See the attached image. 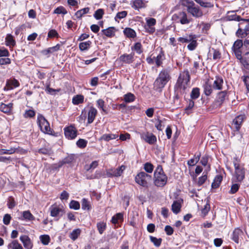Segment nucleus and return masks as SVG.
I'll return each instance as SVG.
<instances>
[{"label":"nucleus","mask_w":249,"mask_h":249,"mask_svg":"<svg viewBox=\"0 0 249 249\" xmlns=\"http://www.w3.org/2000/svg\"><path fill=\"white\" fill-rule=\"evenodd\" d=\"M244 119V115H240L235 117L233 120V124L235 125V129L237 131L240 130Z\"/></svg>","instance_id":"19"},{"label":"nucleus","mask_w":249,"mask_h":249,"mask_svg":"<svg viewBox=\"0 0 249 249\" xmlns=\"http://www.w3.org/2000/svg\"><path fill=\"white\" fill-rule=\"evenodd\" d=\"M201 154L199 153L197 156L195 155L194 157L188 161L189 166H194L196 165L199 160Z\"/></svg>","instance_id":"36"},{"label":"nucleus","mask_w":249,"mask_h":249,"mask_svg":"<svg viewBox=\"0 0 249 249\" xmlns=\"http://www.w3.org/2000/svg\"><path fill=\"white\" fill-rule=\"evenodd\" d=\"M190 81V76L188 70L181 72L177 80L175 89L178 92L183 94L185 92L188 83Z\"/></svg>","instance_id":"1"},{"label":"nucleus","mask_w":249,"mask_h":249,"mask_svg":"<svg viewBox=\"0 0 249 249\" xmlns=\"http://www.w3.org/2000/svg\"><path fill=\"white\" fill-rule=\"evenodd\" d=\"M60 45L57 44L55 46L49 48L47 49L43 50L41 51V53L44 55L49 56L50 53L56 52L59 50Z\"/></svg>","instance_id":"22"},{"label":"nucleus","mask_w":249,"mask_h":249,"mask_svg":"<svg viewBox=\"0 0 249 249\" xmlns=\"http://www.w3.org/2000/svg\"><path fill=\"white\" fill-rule=\"evenodd\" d=\"M118 137V135L116 134H105L103 135L100 139L108 142L111 140L116 139Z\"/></svg>","instance_id":"29"},{"label":"nucleus","mask_w":249,"mask_h":249,"mask_svg":"<svg viewBox=\"0 0 249 249\" xmlns=\"http://www.w3.org/2000/svg\"><path fill=\"white\" fill-rule=\"evenodd\" d=\"M243 233V231L239 228L235 229L232 232V239L235 243H239V236Z\"/></svg>","instance_id":"26"},{"label":"nucleus","mask_w":249,"mask_h":249,"mask_svg":"<svg viewBox=\"0 0 249 249\" xmlns=\"http://www.w3.org/2000/svg\"><path fill=\"white\" fill-rule=\"evenodd\" d=\"M127 12L125 11L118 12L115 18V20L117 21L118 19H121L125 18L127 16Z\"/></svg>","instance_id":"58"},{"label":"nucleus","mask_w":249,"mask_h":249,"mask_svg":"<svg viewBox=\"0 0 249 249\" xmlns=\"http://www.w3.org/2000/svg\"><path fill=\"white\" fill-rule=\"evenodd\" d=\"M82 209L83 210L90 211L91 209V205L90 201L84 198L81 200Z\"/></svg>","instance_id":"28"},{"label":"nucleus","mask_w":249,"mask_h":249,"mask_svg":"<svg viewBox=\"0 0 249 249\" xmlns=\"http://www.w3.org/2000/svg\"><path fill=\"white\" fill-rule=\"evenodd\" d=\"M187 11L193 17L199 18L202 16L203 13L202 11L197 7H195L193 5H189L187 7Z\"/></svg>","instance_id":"12"},{"label":"nucleus","mask_w":249,"mask_h":249,"mask_svg":"<svg viewBox=\"0 0 249 249\" xmlns=\"http://www.w3.org/2000/svg\"><path fill=\"white\" fill-rule=\"evenodd\" d=\"M117 31V30L114 27H109L106 29H103L102 30V33L108 37H113L115 33Z\"/></svg>","instance_id":"20"},{"label":"nucleus","mask_w":249,"mask_h":249,"mask_svg":"<svg viewBox=\"0 0 249 249\" xmlns=\"http://www.w3.org/2000/svg\"><path fill=\"white\" fill-rule=\"evenodd\" d=\"M84 99L83 95H77L73 97L72 102L74 105H77L82 103L84 102Z\"/></svg>","instance_id":"35"},{"label":"nucleus","mask_w":249,"mask_h":249,"mask_svg":"<svg viewBox=\"0 0 249 249\" xmlns=\"http://www.w3.org/2000/svg\"><path fill=\"white\" fill-rule=\"evenodd\" d=\"M12 217L9 214H5L3 218V222L5 225H8L9 224Z\"/></svg>","instance_id":"64"},{"label":"nucleus","mask_w":249,"mask_h":249,"mask_svg":"<svg viewBox=\"0 0 249 249\" xmlns=\"http://www.w3.org/2000/svg\"><path fill=\"white\" fill-rule=\"evenodd\" d=\"M124 99L125 102L130 103L135 100V96L133 94L129 92L124 95Z\"/></svg>","instance_id":"38"},{"label":"nucleus","mask_w":249,"mask_h":249,"mask_svg":"<svg viewBox=\"0 0 249 249\" xmlns=\"http://www.w3.org/2000/svg\"><path fill=\"white\" fill-rule=\"evenodd\" d=\"M36 115V112L33 109L26 110L23 115L25 118H33Z\"/></svg>","instance_id":"48"},{"label":"nucleus","mask_w":249,"mask_h":249,"mask_svg":"<svg viewBox=\"0 0 249 249\" xmlns=\"http://www.w3.org/2000/svg\"><path fill=\"white\" fill-rule=\"evenodd\" d=\"M248 33H247L245 30L243 31L241 29H238L237 31L236 32V35L238 37H245L248 35Z\"/></svg>","instance_id":"63"},{"label":"nucleus","mask_w":249,"mask_h":249,"mask_svg":"<svg viewBox=\"0 0 249 249\" xmlns=\"http://www.w3.org/2000/svg\"><path fill=\"white\" fill-rule=\"evenodd\" d=\"M135 179L138 184L147 187L149 183L152 180V177L144 172H141L137 175Z\"/></svg>","instance_id":"4"},{"label":"nucleus","mask_w":249,"mask_h":249,"mask_svg":"<svg viewBox=\"0 0 249 249\" xmlns=\"http://www.w3.org/2000/svg\"><path fill=\"white\" fill-rule=\"evenodd\" d=\"M188 45L187 48L190 51L194 50L197 46V42L196 38H193Z\"/></svg>","instance_id":"56"},{"label":"nucleus","mask_w":249,"mask_h":249,"mask_svg":"<svg viewBox=\"0 0 249 249\" xmlns=\"http://www.w3.org/2000/svg\"><path fill=\"white\" fill-rule=\"evenodd\" d=\"M21 220H26L27 221H33L35 219V216L28 211H25L22 212V217L20 218Z\"/></svg>","instance_id":"24"},{"label":"nucleus","mask_w":249,"mask_h":249,"mask_svg":"<svg viewBox=\"0 0 249 249\" xmlns=\"http://www.w3.org/2000/svg\"><path fill=\"white\" fill-rule=\"evenodd\" d=\"M144 3L142 0H135L133 1L132 7L135 9H139L143 7Z\"/></svg>","instance_id":"45"},{"label":"nucleus","mask_w":249,"mask_h":249,"mask_svg":"<svg viewBox=\"0 0 249 249\" xmlns=\"http://www.w3.org/2000/svg\"><path fill=\"white\" fill-rule=\"evenodd\" d=\"M240 185L238 183L233 184L231 186V190L229 191V193L230 194H234L236 193L240 188Z\"/></svg>","instance_id":"52"},{"label":"nucleus","mask_w":249,"mask_h":249,"mask_svg":"<svg viewBox=\"0 0 249 249\" xmlns=\"http://www.w3.org/2000/svg\"><path fill=\"white\" fill-rule=\"evenodd\" d=\"M5 42L7 46H14L16 45V41L14 37L11 34L7 35L5 38Z\"/></svg>","instance_id":"32"},{"label":"nucleus","mask_w":249,"mask_h":249,"mask_svg":"<svg viewBox=\"0 0 249 249\" xmlns=\"http://www.w3.org/2000/svg\"><path fill=\"white\" fill-rule=\"evenodd\" d=\"M7 206L10 209H13L16 205L15 199L12 196H9L7 200Z\"/></svg>","instance_id":"42"},{"label":"nucleus","mask_w":249,"mask_h":249,"mask_svg":"<svg viewBox=\"0 0 249 249\" xmlns=\"http://www.w3.org/2000/svg\"><path fill=\"white\" fill-rule=\"evenodd\" d=\"M87 143V141L84 139H80L77 141L76 144L78 147L80 148H84L86 147Z\"/></svg>","instance_id":"53"},{"label":"nucleus","mask_w":249,"mask_h":249,"mask_svg":"<svg viewBox=\"0 0 249 249\" xmlns=\"http://www.w3.org/2000/svg\"><path fill=\"white\" fill-rule=\"evenodd\" d=\"M132 50L135 51L137 53L141 54L142 52L141 43L140 42L136 43L134 46L132 48Z\"/></svg>","instance_id":"46"},{"label":"nucleus","mask_w":249,"mask_h":249,"mask_svg":"<svg viewBox=\"0 0 249 249\" xmlns=\"http://www.w3.org/2000/svg\"><path fill=\"white\" fill-rule=\"evenodd\" d=\"M16 151V148H11L9 149H0V155L12 154L15 153Z\"/></svg>","instance_id":"50"},{"label":"nucleus","mask_w":249,"mask_h":249,"mask_svg":"<svg viewBox=\"0 0 249 249\" xmlns=\"http://www.w3.org/2000/svg\"><path fill=\"white\" fill-rule=\"evenodd\" d=\"M19 86L18 81L14 79L13 80H7L6 81V86L9 89H12L13 87L16 88Z\"/></svg>","instance_id":"30"},{"label":"nucleus","mask_w":249,"mask_h":249,"mask_svg":"<svg viewBox=\"0 0 249 249\" xmlns=\"http://www.w3.org/2000/svg\"><path fill=\"white\" fill-rule=\"evenodd\" d=\"M228 98L226 90L219 91L217 93L214 104L217 107H220L226 99Z\"/></svg>","instance_id":"9"},{"label":"nucleus","mask_w":249,"mask_h":249,"mask_svg":"<svg viewBox=\"0 0 249 249\" xmlns=\"http://www.w3.org/2000/svg\"><path fill=\"white\" fill-rule=\"evenodd\" d=\"M144 169L147 173H151L153 171L154 166L151 163L146 162L144 164Z\"/></svg>","instance_id":"55"},{"label":"nucleus","mask_w":249,"mask_h":249,"mask_svg":"<svg viewBox=\"0 0 249 249\" xmlns=\"http://www.w3.org/2000/svg\"><path fill=\"white\" fill-rule=\"evenodd\" d=\"M97 227L100 234H102L106 228V224L104 222H99L97 224Z\"/></svg>","instance_id":"49"},{"label":"nucleus","mask_w":249,"mask_h":249,"mask_svg":"<svg viewBox=\"0 0 249 249\" xmlns=\"http://www.w3.org/2000/svg\"><path fill=\"white\" fill-rule=\"evenodd\" d=\"M182 202L183 200L181 199L173 202L172 205V211L174 213L178 214L180 212Z\"/></svg>","instance_id":"18"},{"label":"nucleus","mask_w":249,"mask_h":249,"mask_svg":"<svg viewBox=\"0 0 249 249\" xmlns=\"http://www.w3.org/2000/svg\"><path fill=\"white\" fill-rule=\"evenodd\" d=\"M200 95L199 89L198 88H194L191 93V100H195L198 98Z\"/></svg>","instance_id":"39"},{"label":"nucleus","mask_w":249,"mask_h":249,"mask_svg":"<svg viewBox=\"0 0 249 249\" xmlns=\"http://www.w3.org/2000/svg\"><path fill=\"white\" fill-rule=\"evenodd\" d=\"M74 159V155H69L68 156L63 159L62 160L59 161L57 164H55L54 168L59 169L65 164H70L73 161Z\"/></svg>","instance_id":"14"},{"label":"nucleus","mask_w":249,"mask_h":249,"mask_svg":"<svg viewBox=\"0 0 249 249\" xmlns=\"http://www.w3.org/2000/svg\"><path fill=\"white\" fill-rule=\"evenodd\" d=\"M64 130L66 137L69 140L74 139L77 136V130L72 125L65 127Z\"/></svg>","instance_id":"8"},{"label":"nucleus","mask_w":249,"mask_h":249,"mask_svg":"<svg viewBox=\"0 0 249 249\" xmlns=\"http://www.w3.org/2000/svg\"><path fill=\"white\" fill-rule=\"evenodd\" d=\"M13 104L12 103H9L7 105L1 103L0 105V110L5 113H10L13 108Z\"/></svg>","instance_id":"23"},{"label":"nucleus","mask_w":249,"mask_h":249,"mask_svg":"<svg viewBox=\"0 0 249 249\" xmlns=\"http://www.w3.org/2000/svg\"><path fill=\"white\" fill-rule=\"evenodd\" d=\"M54 14L65 15L67 13V11L63 6H59L57 7L53 11Z\"/></svg>","instance_id":"51"},{"label":"nucleus","mask_w":249,"mask_h":249,"mask_svg":"<svg viewBox=\"0 0 249 249\" xmlns=\"http://www.w3.org/2000/svg\"><path fill=\"white\" fill-rule=\"evenodd\" d=\"M144 28L145 30V32L150 34H152L155 32V28L154 27L150 26L146 24L144 25Z\"/></svg>","instance_id":"62"},{"label":"nucleus","mask_w":249,"mask_h":249,"mask_svg":"<svg viewBox=\"0 0 249 249\" xmlns=\"http://www.w3.org/2000/svg\"><path fill=\"white\" fill-rule=\"evenodd\" d=\"M231 15H229L227 16V18L229 20H236L240 21L241 20L240 16L237 15L233 12H231Z\"/></svg>","instance_id":"47"},{"label":"nucleus","mask_w":249,"mask_h":249,"mask_svg":"<svg viewBox=\"0 0 249 249\" xmlns=\"http://www.w3.org/2000/svg\"><path fill=\"white\" fill-rule=\"evenodd\" d=\"M195 103L193 100H190L188 105L185 107L186 112L189 114L191 112L190 110L194 107Z\"/></svg>","instance_id":"61"},{"label":"nucleus","mask_w":249,"mask_h":249,"mask_svg":"<svg viewBox=\"0 0 249 249\" xmlns=\"http://www.w3.org/2000/svg\"><path fill=\"white\" fill-rule=\"evenodd\" d=\"M150 239L151 242H152L154 245L157 247H159L160 246L161 243L162 239L161 238H157L155 237H153L152 236H150Z\"/></svg>","instance_id":"43"},{"label":"nucleus","mask_w":249,"mask_h":249,"mask_svg":"<svg viewBox=\"0 0 249 249\" xmlns=\"http://www.w3.org/2000/svg\"><path fill=\"white\" fill-rule=\"evenodd\" d=\"M125 166L124 165H122L116 169L109 170L107 171V176L109 178L119 177L122 175Z\"/></svg>","instance_id":"11"},{"label":"nucleus","mask_w":249,"mask_h":249,"mask_svg":"<svg viewBox=\"0 0 249 249\" xmlns=\"http://www.w3.org/2000/svg\"><path fill=\"white\" fill-rule=\"evenodd\" d=\"M210 210V201L208 199H207V202L204 207L202 209L201 213L205 216L209 212Z\"/></svg>","instance_id":"44"},{"label":"nucleus","mask_w":249,"mask_h":249,"mask_svg":"<svg viewBox=\"0 0 249 249\" xmlns=\"http://www.w3.org/2000/svg\"><path fill=\"white\" fill-rule=\"evenodd\" d=\"M105 14L104 10L103 9H98L94 12L93 17L97 20H99L103 18Z\"/></svg>","instance_id":"37"},{"label":"nucleus","mask_w":249,"mask_h":249,"mask_svg":"<svg viewBox=\"0 0 249 249\" xmlns=\"http://www.w3.org/2000/svg\"><path fill=\"white\" fill-rule=\"evenodd\" d=\"M37 123L42 132L48 134H52L49 123L42 115L38 114Z\"/></svg>","instance_id":"5"},{"label":"nucleus","mask_w":249,"mask_h":249,"mask_svg":"<svg viewBox=\"0 0 249 249\" xmlns=\"http://www.w3.org/2000/svg\"><path fill=\"white\" fill-rule=\"evenodd\" d=\"M81 231L80 229H76L72 231L70 233V238L73 241L78 238L81 234Z\"/></svg>","instance_id":"34"},{"label":"nucleus","mask_w":249,"mask_h":249,"mask_svg":"<svg viewBox=\"0 0 249 249\" xmlns=\"http://www.w3.org/2000/svg\"><path fill=\"white\" fill-rule=\"evenodd\" d=\"M207 173H206L205 174L198 178V180L197 182V184L198 186H200L202 185L206 181V179H207Z\"/></svg>","instance_id":"60"},{"label":"nucleus","mask_w":249,"mask_h":249,"mask_svg":"<svg viewBox=\"0 0 249 249\" xmlns=\"http://www.w3.org/2000/svg\"><path fill=\"white\" fill-rule=\"evenodd\" d=\"M172 18L174 20L180 22L181 24H188L190 22V19L188 18L187 14L184 11L174 14Z\"/></svg>","instance_id":"6"},{"label":"nucleus","mask_w":249,"mask_h":249,"mask_svg":"<svg viewBox=\"0 0 249 249\" xmlns=\"http://www.w3.org/2000/svg\"><path fill=\"white\" fill-rule=\"evenodd\" d=\"M97 110L94 108L93 107L91 106L89 107V109L88 111V124H91L94 119L97 115Z\"/></svg>","instance_id":"15"},{"label":"nucleus","mask_w":249,"mask_h":249,"mask_svg":"<svg viewBox=\"0 0 249 249\" xmlns=\"http://www.w3.org/2000/svg\"><path fill=\"white\" fill-rule=\"evenodd\" d=\"M89 8L86 7L78 10L75 14V16L78 19H81L82 17L86 14H87L89 12Z\"/></svg>","instance_id":"31"},{"label":"nucleus","mask_w":249,"mask_h":249,"mask_svg":"<svg viewBox=\"0 0 249 249\" xmlns=\"http://www.w3.org/2000/svg\"><path fill=\"white\" fill-rule=\"evenodd\" d=\"M224 81L221 77L216 76L215 79L213 82V88L215 90H221L223 88Z\"/></svg>","instance_id":"17"},{"label":"nucleus","mask_w":249,"mask_h":249,"mask_svg":"<svg viewBox=\"0 0 249 249\" xmlns=\"http://www.w3.org/2000/svg\"><path fill=\"white\" fill-rule=\"evenodd\" d=\"M141 138L149 144H154L157 142L156 137L153 133L148 132L141 133Z\"/></svg>","instance_id":"10"},{"label":"nucleus","mask_w":249,"mask_h":249,"mask_svg":"<svg viewBox=\"0 0 249 249\" xmlns=\"http://www.w3.org/2000/svg\"><path fill=\"white\" fill-rule=\"evenodd\" d=\"M170 78L168 71L165 70L162 71L154 83L155 89L157 91H160L170 80Z\"/></svg>","instance_id":"2"},{"label":"nucleus","mask_w":249,"mask_h":249,"mask_svg":"<svg viewBox=\"0 0 249 249\" xmlns=\"http://www.w3.org/2000/svg\"><path fill=\"white\" fill-rule=\"evenodd\" d=\"M51 209V215L53 217L62 216L63 211L62 209L57 206H52Z\"/></svg>","instance_id":"21"},{"label":"nucleus","mask_w":249,"mask_h":249,"mask_svg":"<svg viewBox=\"0 0 249 249\" xmlns=\"http://www.w3.org/2000/svg\"><path fill=\"white\" fill-rule=\"evenodd\" d=\"M69 207L71 209L78 210L80 208V205L79 202L72 200L69 203Z\"/></svg>","instance_id":"40"},{"label":"nucleus","mask_w":249,"mask_h":249,"mask_svg":"<svg viewBox=\"0 0 249 249\" xmlns=\"http://www.w3.org/2000/svg\"><path fill=\"white\" fill-rule=\"evenodd\" d=\"M203 88L204 89V93L207 96H210L214 90L212 81L209 79L206 80L203 86Z\"/></svg>","instance_id":"13"},{"label":"nucleus","mask_w":249,"mask_h":249,"mask_svg":"<svg viewBox=\"0 0 249 249\" xmlns=\"http://www.w3.org/2000/svg\"><path fill=\"white\" fill-rule=\"evenodd\" d=\"M91 42L90 41H87L85 42H81L79 43V48L81 51H85L88 50L90 47Z\"/></svg>","instance_id":"33"},{"label":"nucleus","mask_w":249,"mask_h":249,"mask_svg":"<svg viewBox=\"0 0 249 249\" xmlns=\"http://www.w3.org/2000/svg\"><path fill=\"white\" fill-rule=\"evenodd\" d=\"M234 176L237 181L241 182L245 178V169L241 165H235Z\"/></svg>","instance_id":"7"},{"label":"nucleus","mask_w":249,"mask_h":249,"mask_svg":"<svg viewBox=\"0 0 249 249\" xmlns=\"http://www.w3.org/2000/svg\"><path fill=\"white\" fill-rule=\"evenodd\" d=\"M11 245H12V249H23L22 246L18 243L17 240H14L9 245V247Z\"/></svg>","instance_id":"59"},{"label":"nucleus","mask_w":249,"mask_h":249,"mask_svg":"<svg viewBox=\"0 0 249 249\" xmlns=\"http://www.w3.org/2000/svg\"><path fill=\"white\" fill-rule=\"evenodd\" d=\"M193 38H196V36L195 35L191 34L189 35H186L184 37H180L178 38V41L182 43H189Z\"/></svg>","instance_id":"25"},{"label":"nucleus","mask_w":249,"mask_h":249,"mask_svg":"<svg viewBox=\"0 0 249 249\" xmlns=\"http://www.w3.org/2000/svg\"><path fill=\"white\" fill-rule=\"evenodd\" d=\"M98 165V161L97 160H95L92 161L89 165H86L85 166V169L89 171V170L91 169H94L97 167Z\"/></svg>","instance_id":"54"},{"label":"nucleus","mask_w":249,"mask_h":249,"mask_svg":"<svg viewBox=\"0 0 249 249\" xmlns=\"http://www.w3.org/2000/svg\"><path fill=\"white\" fill-rule=\"evenodd\" d=\"M41 242L44 245H47L50 242L51 239L48 235L44 234L40 235L39 237Z\"/></svg>","instance_id":"41"},{"label":"nucleus","mask_w":249,"mask_h":249,"mask_svg":"<svg viewBox=\"0 0 249 249\" xmlns=\"http://www.w3.org/2000/svg\"><path fill=\"white\" fill-rule=\"evenodd\" d=\"M154 183L158 187H163L167 183V177L161 165H158L154 172Z\"/></svg>","instance_id":"3"},{"label":"nucleus","mask_w":249,"mask_h":249,"mask_svg":"<svg viewBox=\"0 0 249 249\" xmlns=\"http://www.w3.org/2000/svg\"><path fill=\"white\" fill-rule=\"evenodd\" d=\"M124 33L128 38H134L136 36V32L130 28H126L124 30Z\"/></svg>","instance_id":"27"},{"label":"nucleus","mask_w":249,"mask_h":249,"mask_svg":"<svg viewBox=\"0 0 249 249\" xmlns=\"http://www.w3.org/2000/svg\"><path fill=\"white\" fill-rule=\"evenodd\" d=\"M20 240L22 242L25 248L31 249L33 247V244L30 238L26 235H21L20 237Z\"/></svg>","instance_id":"16"},{"label":"nucleus","mask_w":249,"mask_h":249,"mask_svg":"<svg viewBox=\"0 0 249 249\" xmlns=\"http://www.w3.org/2000/svg\"><path fill=\"white\" fill-rule=\"evenodd\" d=\"M243 46V42L242 40H237L233 44L232 49L233 50H240L241 48Z\"/></svg>","instance_id":"57"}]
</instances>
